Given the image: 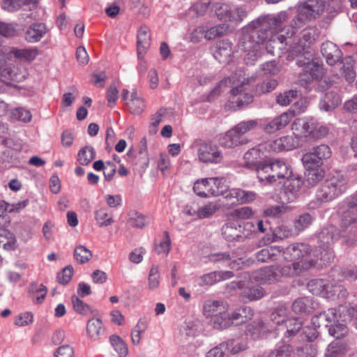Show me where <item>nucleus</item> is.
<instances>
[{
  "instance_id": "1",
  "label": "nucleus",
  "mask_w": 357,
  "mask_h": 357,
  "mask_svg": "<svg viewBox=\"0 0 357 357\" xmlns=\"http://www.w3.org/2000/svg\"><path fill=\"white\" fill-rule=\"evenodd\" d=\"M269 333L275 338L281 337L283 343H289L293 338L298 340L312 342L319 335L314 328L310 326H303L302 321L298 318H287L286 309L278 308L269 317Z\"/></svg>"
},
{
  "instance_id": "2",
  "label": "nucleus",
  "mask_w": 357,
  "mask_h": 357,
  "mask_svg": "<svg viewBox=\"0 0 357 357\" xmlns=\"http://www.w3.org/2000/svg\"><path fill=\"white\" fill-rule=\"evenodd\" d=\"M310 252V246L307 243H295L289 245L283 251L284 258L289 261L302 259L283 266L278 264L269 266V282L277 281L282 276H295L312 267L321 266L322 264H319L318 258L312 259L308 256Z\"/></svg>"
},
{
  "instance_id": "3",
  "label": "nucleus",
  "mask_w": 357,
  "mask_h": 357,
  "mask_svg": "<svg viewBox=\"0 0 357 357\" xmlns=\"http://www.w3.org/2000/svg\"><path fill=\"white\" fill-rule=\"evenodd\" d=\"M268 15L259 17L241 29V46L245 52L244 60L252 65L267 49Z\"/></svg>"
},
{
  "instance_id": "4",
  "label": "nucleus",
  "mask_w": 357,
  "mask_h": 357,
  "mask_svg": "<svg viewBox=\"0 0 357 357\" xmlns=\"http://www.w3.org/2000/svg\"><path fill=\"white\" fill-rule=\"evenodd\" d=\"M291 172L282 160L269 158V188L274 191L273 197L283 203H290L296 197L301 187L299 178L289 179Z\"/></svg>"
},
{
  "instance_id": "5",
  "label": "nucleus",
  "mask_w": 357,
  "mask_h": 357,
  "mask_svg": "<svg viewBox=\"0 0 357 357\" xmlns=\"http://www.w3.org/2000/svg\"><path fill=\"white\" fill-rule=\"evenodd\" d=\"M249 83L250 79L245 77V71L238 69L230 77L221 80L218 86L211 91L210 97L220 94V88L222 86H233L230 91L232 102L236 103L238 107L248 105L253 101V96L247 91L246 86Z\"/></svg>"
},
{
  "instance_id": "6",
  "label": "nucleus",
  "mask_w": 357,
  "mask_h": 357,
  "mask_svg": "<svg viewBox=\"0 0 357 357\" xmlns=\"http://www.w3.org/2000/svg\"><path fill=\"white\" fill-rule=\"evenodd\" d=\"M324 12V6L321 4L319 0H306L303 3L298 6L296 15L291 21V27H289L287 31L281 29L278 32L277 38L280 43H288L287 38H291L295 34V29L301 28L308 22L317 18Z\"/></svg>"
},
{
  "instance_id": "7",
  "label": "nucleus",
  "mask_w": 357,
  "mask_h": 357,
  "mask_svg": "<svg viewBox=\"0 0 357 357\" xmlns=\"http://www.w3.org/2000/svg\"><path fill=\"white\" fill-rule=\"evenodd\" d=\"M341 225L350 228L351 236H346L345 242L348 245H355L357 242V191L344 199L340 205Z\"/></svg>"
},
{
  "instance_id": "8",
  "label": "nucleus",
  "mask_w": 357,
  "mask_h": 357,
  "mask_svg": "<svg viewBox=\"0 0 357 357\" xmlns=\"http://www.w3.org/2000/svg\"><path fill=\"white\" fill-rule=\"evenodd\" d=\"M244 166L255 169L259 180H268L264 170L268 167V143L264 142L246 151L243 155Z\"/></svg>"
},
{
  "instance_id": "9",
  "label": "nucleus",
  "mask_w": 357,
  "mask_h": 357,
  "mask_svg": "<svg viewBox=\"0 0 357 357\" xmlns=\"http://www.w3.org/2000/svg\"><path fill=\"white\" fill-rule=\"evenodd\" d=\"M348 181L341 173L336 172L327 178L317 191V199L323 202L331 201L347 189Z\"/></svg>"
},
{
  "instance_id": "10",
  "label": "nucleus",
  "mask_w": 357,
  "mask_h": 357,
  "mask_svg": "<svg viewBox=\"0 0 357 357\" xmlns=\"http://www.w3.org/2000/svg\"><path fill=\"white\" fill-rule=\"evenodd\" d=\"M355 308L350 304L340 305L337 308L338 314L335 321L330 324H326V327L328 329L329 334L334 337L336 340L345 337L348 334L347 323L351 321L354 315Z\"/></svg>"
},
{
  "instance_id": "11",
  "label": "nucleus",
  "mask_w": 357,
  "mask_h": 357,
  "mask_svg": "<svg viewBox=\"0 0 357 357\" xmlns=\"http://www.w3.org/2000/svg\"><path fill=\"white\" fill-rule=\"evenodd\" d=\"M203 314L207 317L213 318L215 327L225 328L231 325L227 307L222 301H206L204 305Z\"/></svg>"
},
{
  "instance_id": "12",
  "label": "nucleus",
  "mask_w": 357,
  "mask_h": 357,
  "mask_svg": "<svg viewBox=\"0 0 357 357\" xmlns=\"http://www.w3.org/2000/svg\"><path fill=\"white\" fill-rule=\"evenodd\" d=\"M341 202L338 205L337 213L340 215V227L341 229H339L337 227L334 225H328L324 227L321 231L317 234V242L319 243L318 246H331L332 244L335 243L339 238L342 239V243L347 246H353L354 245H348L346 242V238L344 236V234L346 236H351V232H350V228L343 227L341 225V215L340 213V205Z\"/></svg>"
},
{
  "instance_id": "13",
  "label": "nucleus",
  "mask_w": 357,
  "mask_h": 357,
  "mask_svg": "<svg viewBox=\"0 0 357 357\" xmlns=\"http://www.w3.org/2000/svg\"><path fill=\"white\" fill-rule=\"evenodd\" d=\"M192 146L197 149V156L199 161L211 164H218L222 162L223 155L217 145L202 139H196Z\"/></svg>"
},
{
  "instance_id": "14",
  "label": "nucleus",
  "mask_w": 357,
  "mask_h": 357,
  "mask_svg": "<svg viewBox=\"0 0 357 357\" xmlns=\"http://www.w3.org/2000/svg\"><path fill=\"white\" fill-rule=\"evenodd\" d=\"M302 68L298 73L297 84L305 89L307 91L312 90L314 81L319 79L323 75V67L316 63H308Z\"/></svg>"
},
{
  "instance_id": "15",
  "label": "nucleus",
  "mask_w": 357,
  "mask_h": 357,
  "mask_svg": "<svg viewBox=\"0 0 357 357\" xmlns=\"http://www.w3.org/2000/svg\"><path fill=\"white\" fill-rule=\"evenodd\" d=\"M229 29V26L225 24H218L212 26L207 30H205L203 26H198L195 29L190 35V40L193 43L199 41L201 36L208 40H211L218 37H222L227 33Z\"/></svg>"
},
{
  "instance_id": "16",
  "label": "nucleus",
  "mask_w": 357,
  "mask_h": 357,
  "mask_svg": "<svg viewBox=\"0 0 357 357\" xmlns=\"http://www.w3.org/2000/svg\"><path fill=\"white\" fill-rule=\"evenodd\" d=\"M123 100L125 101L128 110L133 114H141L145 110V101L135 90H132L130 93L127 89H123Z\"/></svg>"
},
{
  "instance_id": "17",
  "label": "nucleus",
  "mask_w": 357,
  "mask_h": 357,
  "mask_svg": "<svg viewBox=\"0 0 357 357\" xmlns=\"http://www.w3.org/2000/svg\"><path fill=\"white\" fill-rule=\"evenodd\" d=\"M236 286L241 290V297L249 301L259 300L265 294V290L259 285H254L252 281H239Z\"/></svg>"
},
{
  "instance_id": "18",
  "label": "nucleus",
  "mask_w": 357,
  "mask_h": 357,
  "mask_svg": "<svg viewBox=\"0 0 357 357\" xmlns=\"http://www.w3.org/2000/svg\"><path fill=\"white\" fill-rule=\"evenodd\" d=\"M321 52L329 66L338 65L342 61V51L335 43L331 41H326L322 43Z\"/></svg>"
},
{
  "instance_id": "19",
  "label": "nucleus",
  "mask_w": 357,
  "mask_h": 357,
  "mask_svg": "<svg viewBox=\"0 0 357 357\" xmlns=\"http://www.w3.org/2000/svg\"><path fill=\"white\" fill-rule=\"evenodd\" d=\"M319 303L311 296H305L296 299L292 305L293 312L298 314L312 313L318 307Z\"/></svg>"
},
{
  "instance_id": "20",
  "label": "nucleus",
  "mask_w": 357,
  "mask_h": 357,
  "mask_svg": "<svg viewBox=\"0 0 357 357\" xmlns=\"http://www.w3.org/2000/svg\"><path fill=\"white\" fill-rule=\"evenodd\" d=\"M0 76L6 80L20 82L25 79L27 76V71L22 66H1Z\"/></svg>"
},
{
  "instance_id": "21",
  "label": "nucleus",
  "mask_w": 357,
  "mask_h": 357,
  "mask_svg": "<svg viewBox=\"0 0 357 357\" xmlns=\"http://www.w3.org/2000/svg\"><path fill=\"white\" fill-rule=\"evenodd\" d=\"M214 58L220 63H227L233 54L232 43L229 40L218 42L212 50Z\"/></svg>"
},
{
  "instance_id": "22",
  "label": "nucleus",
  "mask_w": 357,
  "mask_h": 357,
  "mask_svg": "<svg viewBox=\"0 0 357 357\" xmlns=\"http://www.w3.org/2000/svg\"><path fill=\"white\" fill-rule=\"evenodd\" d=\"M247 142L248 140L234 127L228 130L220 139V145L225 148H234Z\"/></svg>"
},
{
  "instance_id": "23",
  "label": "nucleus",
  "mask_w": 357,
  "mask_h": 357,
  "mask_svg": "<svg viewBox=\"0 0 357 357\" xmlns=\"http://www.w3.org/2000/svg\"><path fill=\"white\" fill-rule=\"evenodd\" d=\"M137 51L138 58L144 56L151 44L149 29L146 26H142L137 35Z\"/></svg>"
},
{
  "instance_id": "24",
  "label": "nucleus",
  "mask_w": 357,
  "mask_h": 357,
  "mask_svg": "<svg viewBox=\"0 0 357 357\" xmlns=\"http://www.w3.org/2000/svg\"><path fill=\"white\" fill-rule=\"evenodd\" d=\"M232 277H234V273L229 271L211 272L200 277L202 281L200 285H213Z\"/></svg>"
},
{
  "instance_id": "25",
  "label": "nucleus",
  "mask_w": 357,
  "mask_h": 357,
  "mask_svg": "<svg viewBox=\"0 0 357 357\" xmlns=\"http://www.w3.org/2000/svg\"><path fill=\"white\" fill-rule=\"evenodd\" d=\"M337 314V309L334 308L328 309L327 312H320L319 314L312 317L311 322L312 326L310 327L316 329V328L320 327L321 325L330 324L333 321L336 320Z\"/></svg>"
},
{
  "instance_id": "26",
  "label": "nucleus",
  "mask_w": 357,
  "mask_h": 357,
  "mask_svg": "<svg viewBox=\"0 0 357 357\" xmlns=\"http://www.w3.org/2000/svg\"><path fill=\"white\" fill-rule=\"evenodd\" d=\"M341 102V99L337 93L335 91L327 92L324 97L320 100L319 107L324 112H331L335 109Z\"/></svg>"
},
{
  "instance_id": "27",
  "label": "nucleus",
  "mask_w": 357,
  "mask_h": 357,
  "mask_svg": "<svg viewBox=\"0 0 357 357\" xmlns=\"http://www.w3.org/2000/svg\"><path fill=\"white\" fill-rule=\"evenodd\" d=\"M354 65L355 62L351 57L342 59L338 64L341 76H343L346 81L349 83L354 82L356 77Z\"/></svg>"
},
{
  "instance_id": "28",
  "label": "nucleus",
  "mask_w": 357,
  "mask_h": 357,
  "mask_svg": "<svg viewBox=\"0 0 357 357\" xmlns=\"http://www.w3.org/2000/svg\"><path fill=\"white\" fill-rule=\"evenodd\" d=\"M37 0H3L2 8L9 12H14L23 6L32 10L37 6Z\"/></svg>"
},
{
  "instance_id": "29",
  "label": "nucleus",
  "mask_w": 357,
  "mask_h": 357,
  "mask_svg": "<svg viewBox=\"0 0 357 357\" xmlns=\"http://www.w3.org/2000/svg\"><path fill=\"white\" fill-rule=\"evenodd\" d=\"M47 28L43 23H35L31 25L25 33V38L29 43L38 42L46 33Z\"/></svg>"
},
{
  "instance_id": "30",
  "label": "nucleus",
  "mask_w": 357,
  "mask_h": 357,
  "mask_svg": "<svg viewBox=\"0 0 357 357\" xmlns=\"http://www.w3.org/2000/svg\"><path fill=\"white\" fill-rule=\"evenodd\" d=\"M10 56H14L15 58L25 61H31L34 60L38 54V50L37 48H10Z\"/></svg>"
},
{
  "instance_id": "31",
  "label": "nucleus",
  "mask_w": 357,
  "mask_h": 357,
  "mask_svg": "<svg viewBox=\"0 0 357 357\" xmlns=\"http://www.w3.org/2000/svg\"><path fill=\"white\" fill-rule=\"evenodd\" d=\"M305 179L303 184L309 188L314 186L318 182L321 181L324 176L325 171L323 167L306 169Z\"/></svg>"
},
{
  "instance_id": "32",
  "label": "nucleus",
  "mask_w": 357,
  "mask_h": 357,
  "mask_svg": "<svg viewBox=\"0 0 357 357\" xmlns=\"http://www.w3.org/2000/svg\"><path fill=\"white\" fill-rule=\"evenodd\" d=\"M297 146L296 143L291 136H284L274 139L270 144V147L274 151L291 150Z\"/></svg>"
},
{
  "instance_id": "33",
  "label": "nucleus",
  "mask_w": 357,
  "mask_h": 357,
  "mask_svg": "<svg viewBox=\"0 0 357 357\" xmlns=\"http://www.w3.org/2000/svg\"><path fill=\"white\" fill-rule=\"evenodd\" d=\"M253 315L252 309L250 307L244 306L234 311L231 314H229V317L231 324L234 321H238L240 323H245L250 320Z\"/></svg>"
},
{
  "instance_id": "34",
  "label": "nucleus",
  "mask_w": 357,
  "mask_h": 357,
  "mask_svg": "<svg viewBox=\"0 0 357 357\" xmlns=\"http://www.w3.org/2000/svg\"><path fill=\"white\" fill-rule=\"evenodd\" d=\"M293 116L294 113L289 111L273 119L271 122H269V132L284 128L290 122Z\"/></svg>"
},
{
  "instance_id": "35",
  "label": "nucleus",
  "mask_w": 357,
  "mask_h": 357,
  "mask_svg": "<svg viewBox=\"0 0 357 357\" xmlns=\"http://www.w3.org/2000/svg\"><path fill=\"white\" fill-rule=\"evenodd\" d=\"M228 196L236 198V202L239 204L250 203L256 199L255 192L238 188L230 190L227 197Z\"/></svg>"
},
{
  "instance_id": "36",
  "label": "nucleus",
  "mask_w": 357,
  "mask_h": 357,
  "mask_svg": "<svg viewBox=\"0 0 357 357\" xmlns=\"http://www.w3.org/2000/svg\"><path fill=\"white\" fill-rule=\"evenodd\" d=\"M328 284L323 279H314L307 283V287L312 294L326 297V289H328Z\"/></svg>"
},
{
  "instance_id": "37",
  "label": "nucleus",
  "mask_w": 357,
  "mask_h": 357,
  "mask_svg": "<svg viewBox=\"0 0 357 357\" xmlns=\"http://www.w3.org/2000/svg\"><path fill=\"white\" fill-rule=\"evenodd\" d=\"M314 220V217L309 213H303L299 215L294 222V230L297 234L303 231L308 228Z\"/></svg>"
},
{
  "instance_id": "38",
  "label": "nucleus",
  "mask_w": 357,
  "mask_h": 357,
  "mask_svg": "<svg viewBox=\"0 0 357 357\" xmlns=\"http://www.w3.org/2000/svg\"><path fill=\"white\" fill-rule=\"evenodd\" d=\"M347 351L346 344L341 340L330 343L325 353V357H342Z\"/></svg>"
},
{
  "instance_id": "39",
  "label": "nucleus",
  "mask_w": 357,
  "mask_h": 357,
  "mask_svg": "<svg viewBox=\"0 0 357 357\" xmlns=\"http://www.w3.org/2000/svg\"><path fill=\"white\" fill-rule=\"evenodd\" d=\"M220 206L216 203L210 202L200 208L197 211H188L189 215H197L199 218H206L213 215L218 209Z\"/></svg>"
},
{
  "instance_id": "40",
  "label": "nucleus",
  "mask_w": 357,
  "mask_h": 357,
  "mask_svg": "<svg viewBox=\"0 0 357 357\" xmlns=\"http://www.w3.org/2000/svg\"><path fill=\"white\" fill-rule=\"evenodd\" d=\"M208 185L211 188L210 197L222 195L227 190L224 178H209Z\"/></svg>"
},
{
  "instance_id": "41",
  "label": "nucleus",
  "mask_w": 357,
  "mask_h": 357,
  "mask_svg": "<svg viewBox=\"0 0 357 357\" xmlns=\"http://www.w3.org/2000/svg\"><path fill=\"white\" fill-rule=\"evenodd\" d=\"M347 289L342 285L340 284H328L326 289V298L332 299H344L348 296Z\"/></svg>"
},
{
  "instance_id": "42",
  "label": "nucleus",
  "mask_w": 357,
  "mask_h": 357,
  "mask_svg": "<svg viewBox=\"0 0 357 357\" xmlns=\"http://www.w3.org/2000/svg\"><path fill=\"white\" fill-rule=\"evenodd\" d=\"M291 130L298 138H309V131L307 130L306 118L296 119L291 125Z\"/></svg>"
},
{
  "instance_id": "43",
  "label": "nucleus",
  "mask_w": 357,
  "mask_h": 357,
  "mask_svg": "<svg viewBox=\"0 0 357 357\" xmlns=\"http://www.w3.org/2000/svg\"><path fill=\"white\" fill-rule=\"evenodd\" d=\"M303 53L298 56L296 59V64L299 67H304L308 63H316L318 66H322L321 61L318 59L314 56V53L312 50L305 49Z\"/></svg>"
},
{
  "instance_id": "44",
  "label": "nucleus",
  "mask_w": 357,
  "mask_h": 357,
  "mask_svg": "<svg viewBox=\"0 0 357 357\" xmlns=\"http://www.w3.org/2000/svg\"><path fill=\"white\" fill-rule=\"evenodd\" d=\"M222 234L224 238L228 241H232L241 238L240 231L238 229L236 225L234 222L225 224L222 227Z\"/></svg>"
},
{
  "instance_id": "45",
  "label": "nucleus",
  "mask_w": 357,
  "mask_h": 357,
  "mask_svg": "<svg viewBox=\"0 0 357 357\" xmlns=\"http://www.w3.org/2000/svg\"><path fill=\"white\" fill-rule=\"evenodd\" d=\"M15 238L9 230L0 227V246L3 245L5 249H14Z\"/></svg>"
},
{
  "instance_id": "46",
  "label": "nucleus",
  "mask_w": 357,
  "mask_h": 357,
  "mask_svg": "<svg viewBox=\"0 0 357 357\" xmlns=\"http://www.w3.org/2000/svg\"><path fill=\"white\" fill-rule=\"evenodd\" d=\"M318 248L316 252H319V259L324 265L326 266L334 261L335 255L331 246H318Z\"/></svg>"
},
{
  "instance_id": "47",
  "label": "nucleus",
  "mask_w": 357,
  "mask_h": 357,
  "mask_svg": "<svg viewBox=\"0 0 357 357\" xmlns=\"http://www.w3.org/2000/svg\"><path fill=\"white\" fill-rule=\"evenodd\" d=\"M102 321L100 319H91L86 324V332L91 337H98L102 332Z\"/></svg>"
},
{
  "instance_id": "48",
  "label": "nucleus",
  "mask_w": 357,
  "mask_h": 357,
  "mask_svg": "<svg viewBox=\"0 0 357 357\" xmlns=\"http://www.w3.org/2000/svg\"><path fill=\"white\" fill-rule=\"evenodd\" d=\"M310 151L314 154V156L318 158L319 160L324 164V162L331 156V149L326 144H320L313 146Z\"/></svg>"
},
{
  "instance_id": "49",
  "label": "nucleus",
  "mask_w": 357,
  "mask_h": 357,
  "mask_svg": "<svg viewBox=\"0 0 357 357\" xmlns=\"http://www.w3.org/2000/svg\"><path fill=\"white\" fill-rule=\"evenodd\" d=\"M172 247V242L169 232L165 231L163 234L162 240L155 246V250L158 255L167 256Z\"/></svg>"
},
{
  "instance_id": "50",
  "label": "nucleus",
  "mask_w": 357,
  "mask_h": 357,
  "mask_svg": "<svg viewBox=\"0 0 357 357\" xmlns=\"http://www.w3.org/2000/svg\"><path fill=\"white\" fill-rule=\"evenodd\" d=\"M214 10L218 18L221 21H230L232 10L229 5L225 3H215Z\"/></svg>"
},
{
  "instance_id": "51",
  "label": "nucleus",
  "mask_w": 357,
  "mask_h": 357,
  "mask_svg": "<svg viewBox=\"0 0 357 357\" xmlns=\"http://www.w3.org/2000/svg\"><path fill=\"white\" fill-rule=\"evenodd\" d=\"M95 158V150L93 147L85 146L77 155V160L82 165H86Z\"/></svg>"
},
{
  "instance_id": "52",
  "label": "nucleus",
  "mask_w": 357,
  "mask_h": 357,
  "mask_svg": "<svg viewBox=\"0 0 357 357\" xmlns=\"http://www.w3.org/2000/svg\"><path fill=\"white\" fill-rule=\"evenodd\" d=\"M302 162L305 169L322 167L324 165L310 151L303 155Z\"/></svg>"
},
{
  "instance_id": "53",
  "label": "nucleus",
  "mask_w": 357,
  "mask_h": 357,
  "mask_svg": "<svg viewBox=\"0 0 357 357\" xmlns=\"http://www.w3.org/2000/svg\"><path fill=\"white\" fill-rule=\"evenodd\" d=\"M74 257L78 263L82 264L91 259L92 257V252L85 246L79 245L75 249Z\"/></svg>"
},
{
  "instance_id": "54",
  "label": "nucleus",
  "mask_w": 357,
  "mask_h": 357,
  "mask_svg": "<svg viewBox=\"0 0 357 357\" xmlns=\"http://www.w3.org/2000/svg\"><path fill=\"white\" fill-rule=\"evenodd\" d=\"M208 178L197 180L193 186L194 192L199 197H210V188L208 185Z\"/></svg>"
},
{
  "instance_id": "55",
  "label": "nucleus",
  "mask_w": 357,
  "mask_h": 357,
  "mask_svg": "<svg viewBox=\"0 0 357 357\" xmlns=\"http://www.w3.org/2000/svg\"><path fill=\"white\" fill-rule=\"evenodd\" d=\"M157 167L164 176H167L170 173L171 162L169 155L167 153H160L157 160Z\"/></svg>"
},
{
  "instance_id": "56",
  "label": "nucleus",
  "mask_w": 357,
  "mask_h": 357,
  "mask_svg": "<svg viewBox=\"0 0 357 357\" xmlns=\"http://www.w3.org/2000/svg\"><path fill=\"white\" fill-rule=\"evenodd\" d=\"M95 218L100 227L108 226L114 222L112 215L105 208H100L97 211Z\"/></svg>"
},
{
  "instance_id": "57",
  "label": "nucleus",
  "mask_w": 357,
  "mask_h": 357,
  "mask_svg": "<svg viewBox=\"0 0 357 357\" xmlns=\"http://www.w3.org/2000/svg\"><path fill=\"white\" fill-rule=\"evenodd\" d=\"M110 342L120 357H124L127 355L128 350L121 338L113 335L110 337Z\"/></svg>"
},
{
  "instance_id": "58",
  "label": "nucleus",
  "mask_w": 357,
  "mask_h": 357,
  "mask_svg": "<svg viewBox=\"0 0 357 357\" xmlns=\"http://www.w3.org/2000/svg\"><path fill=\"white\" fill-rule=\"evenodd\" d=\"M317 347L312 344H305L296 349V354L298 357H316Z\"/></svg>"
},
{
  "instance_id": "59",
  "label": "nucleus",
  "mask_w": 357,
  "mask_h": 357,
  "mask_svg": "<svg viewBox=\"0 0 357 357\" xmlns=\"http://www.w3.org/2000/svg\"><path fill=\"white\" fill-rule=\"evenodd\" d=\"M282 250L280 246L269 245V266L278 264L282 266L278 261L284 259L283 252H282Z\"/></svg>"
},
{
  "instance_id": "60",
  "label": "nucleus",
  "mask_w": 357,
  "mask_h": 357,
  "mask_svg": "<svg viewBox=\"0 0 357 357\" xmlns=\"http://www.w3.org/2000/svg\"><path fill=\"white\" fill-rule=\"evenodd\" d=\"M148 284L150 289H155L160 284L159 268L157 266H152L150 269Z\"/></svg>"
},
{
  "instance_id": "61",
  "label": "nucleus",
  "mask_w": 357,
  "mask_h": 357,
  "mask_svg": "<svg viewBox=\"0 0 357 357\" xmlns=\"http://www.w3.org/2000/svg\"><path fill=\"white\" fill-rule=\"evenodd\" d=\"M72 303L73 309L81 314L87 315L92 312L91 307L77 297L73 296Z\"/></svg>"
},
{
  "instance_id": "62",
  "label": "nucleus",
  "mask_w": 357,
  "mask_h": 357,
  "mask_svg": "<svg viewBox=\"0 0 357 357\" xmlns=\"http://www.w3.org/2000/svg\"><path fill=\"white\" fill-rule=\"evenodd\" d=\"M257 125L258 121L249 120L238 123L234 126V128L241 135L243 136L248 132L255 129Z\"/></svg>"
},
{
  "instance_id": "63",
  "label": "nucleus",
  "mask_w": 357,
  "mask_h": 357,
  "mask_svg": "<svg viewBox=\"0 0 357 357\" xmlns=\"http://www.w3.org/2000/svg\"><path fill=\"white\" fill-rule=\"evenodd\" d=\"M315 41V32L313 30H305L298 46L303 50L308 48Z\"/></svg>"
},
{
  "instance_id": "64",
  "label": "nucleus",
  "mask_w": 357,
  "mask_h": 357,
  "mask_svg": "<svg viewBox=\"0 0 357 357\" xmlns=\"http://www.w3.org/2000/svg\"><path fill=\"white\" fill-rule=\"evenodd\" d=\"M73 275V268L71 266H67L57 274V281L61 284H68Z\"/></svg>"
}]
</instances>
